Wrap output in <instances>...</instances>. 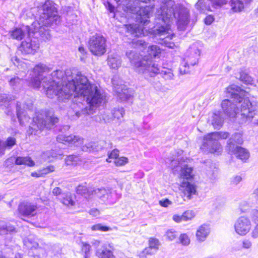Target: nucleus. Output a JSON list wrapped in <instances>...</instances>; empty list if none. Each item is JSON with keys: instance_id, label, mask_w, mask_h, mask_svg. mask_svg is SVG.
Wrapping results in <instances>:
<instances>
[{"instance_id": "c9c22d12", "label": "nucleus", "mask_w": 258, "mask_h": 258, "mask_svg": "<svg viewBox=\"0 0 258 258\" xmlns=\"http://www.w3.org/2000/svg\"><path fill=\"white\" fill-rule=\"evenodd\" d=\"M241 81L245 84H250L252 81V78L249 76L245 71L240 70L239 71V78Z\"/></svg>"}, {"instance_id": "4be33fe9", "label": "nucleus", "mask_w": 258, "mask_h": 258, "mask_svg": "<svg viewBox=\"0 0 258 258\" xmlns=\"http://www.w3.org/2000/svg\"><path fill=\"white\" fill-rule=\"evenodd\" d=\"M107 63L111 69L117 70L121 64V57L117 54H110L108 57Z\"/></svg>"}, {"instance_id": "5fc2aeb1", "label": "nucleus", "mask_w": 258, "mask_h": 258, "mask_svg": "<svg viewBox=\"0 0 258 258\" xmlns=\"http://www.w3.org/2000/svg\"><path fill=\"white\" fill-rule=\"evenodd\" d=\"M54 167L53 165H49L45 168L41 169L42 174L44 176L45 175L54 171Z\"/></svg>"}, {"instance_id": "de8ad7c7", "label": "nucleus", "mask_w": 258, "mask_h": 258, "mask_svg": "<svg viewBox=\"0 0 258 258\" xmlns=\"http://www.w3.org/2000/svg\"><path fill=\"white\" fill-rule=\"evenodd\" d=\"M166 236L170 241L174 240L177 236V233L173 229L169 230L166 232Z\"/></svg>"}, {"instance_id": "0e129e2a", "label": "nucleus", "mask_w": 258, "mask_h": 258, "mask_svg": "<svg viewBox=\"0 0 258 258\" xmlns=\"http://www.w3.org/2000/svg\"><path fill=\"white\" fill-rule=\"evenodd\" d=\"M214 21V18L211 16H208L206 17L205 19V23L207 25H210Z\"/></svg>"}, {"instance_id": "052dcab7", "label": "nucleus", "mask_w": 258, "mask_h": 258, "mask_svg": "<svg viewBox=\"0 0 258 258\" xmlns=\"http://www.w3.org/2000/svg\"><path fill=\"white\" fill-rule=\"evenodd\" d=\"M6 149H7L4 141L0 140V156H3L5 154Z\"/></svg>"}, {"instance_id": "f704fd0d", "label": "nucleus", "mask_w": 258, "mask_h": 258, "mask_svg": "<svg viewBox=\"0 0 258 258\" xmlns=\"http://www.w3.org/2000/svg\"><path fill=\"white\" fill-rule=\"evenodd\" d=\"M161 49L157 45H152L148 48V52L151 56L159 57L161 53Z\"/></svg>"}, {"instance_id": "f3484780", "label": "nucleus", "mask_w": 258, "mask_h": 258, "mask_svg": "<svg viewBox=\"0 0 258 258\" xmlns=\"http://www.w3.org/2000/svg\"><path fill=\"white\" fill-rule=\"evenodd\" d=\"M56 140L58 142L64 144L68 143L75 146H81L83 142V139L79 136L75 135L66 136L62 134L58 135Z\"/></svg>"}, {"instance_id": "b1692460", "label": "nucleus", "mask_w": 258, "mask_h": 258, "mask_svg": "<svg viewBox=\"0 0 258 258\" xmlns=\"http://www.w3.org/2000/svg\"><path fill=\"white\" fill-rule=\"evenodd\" d=\"M210 233L208 226L203 225L199 227L196 233V236L199 241H204Z\"/></svg>"}, {"instance_id": "58836bf2", "label": "nucleus", "mask_w": 258, "mask_h": 258, "mask_svg": "<svg viewBox=\"0 0 258 258\" xmlns=\"http://www.w3.org/2000/svg\"><path fill=\"white\" fill-rule=\"evenodd\" d=\"M22 81V80L16 76L9 78V85L14 88L19 87L21 84Z\"/></svg>"}, {"instance_id": "6e6552de", "label": "nucleus", "mask_w": 258, "mask_h": 258, "mask_svg": "<svg viewBox=\"0 0 258 258\" xmlns=\"http://www.w3.org/2000/svg\"><path fill=\"white\" fill-rule=\"evenodd\" d=\"M51 69L46 64L40 63L36 65L33 68V72L35 76L32 81V85L34 88H39L41 86L45 89L48 85L47 83L48 77L43 75L49 72Z\"/></svg>"}, {"instance_id": "f257e3e1", "label": "nucleus", "mask_w": 258, "mask_h": 258, "mask_svg": "<svg viewBox=\"0 0 258 258\" xmlns=\"http://www.w3.org/2000/svg\"><path fill=\"white\" fill-rule=\"evenodd\" d=\"M63 75V72L56 70L53 72L51 76H48L47 83L48 85L43 89L48 98L53 99L56 97L59 101H64L72 95L74 98H80L86 101L89 109L86 107L83 113L90 114L94 109L99 107L105 101V96L95 84H91L87 77L80 73L73 76L71 80L65 86L56 82L55 79L60 80Z\"/></svg>"}, {"instance_id": "7ed1b4c3", "label": "nucleus", "mask_w": 258, "mask_h": 258, "mask_svg": "<svg viewBox=\"0 0 258 258\" xmlns=\"http://www.w3.org/2000/svg\"><path fill=\"white\" fill-rule=\"evenodd\" d=\"M227 93L233 98L235 102L229 99L223 100L221 104L225 115L229 117H239L241 123L250 120L255 115L251 103L246 93L238 86L233 85L227 88Z\"/></svg>"}, {"instance_id": "2f4dec72", "label": "nucleus", "mask_w": 258, "mask_h": 258, "mask_svg": "<svg viewBox=\"0 0 258 258\" xmlns=\"http://www.w3.org/2000/svg\"><path fill=\"white\" fill-rule=\"evenodd\" d=\"M93 188H88L86 185H80L77 188V192L79 194L86 195L88 194V196L93 195Z\"/></svg>"}, {"instance_id": "a19ab883", "label": "nucleus", "mask_w": 258, "mask_h": 258, "mask_svg": "<svg viewBox=\"0 0 258 258\" xmlns=\"http://www.w3.org/2000/svg\"><path fill=\"white\" fill-rule=\"evenodd\" d=\"M131 45L134 48H140V47L144 48L147 46L145 41L142 39H134L132 41Z\"/></svg>"}, {"instance_id": "aec40b11", "label": "nucleus", "mask_w": 258, "mask_h": 258, "mask_svg": "<svg viewBox=\"0 0 258 258\" xmlns=\"http://www.w3.org/2000/svg\"><path fill=\"white\" fill-rule=\"evenodd\" d=\"M251 2V0H231L230 6L234 12H241Z\"/></svg>"}, {"instance_id": "a18cd8bd", "label": "nucleus", "mask_w": 258, "mask_h": 258, "mask_svg": "<svg viewBox=\"0 0 258 258\" xmlns=\"http://www.w3.org/2000/svg\"><path fill=\"white\" fill-rule=\"evenodd\" d=\"M154 254L150 249L147 247L142 251L138 252V256L140 258H147L148 255Z\"/></svg>"}, {"instance_id": "a211bd4d", "label": "nucleus", "mask_w": 258, "mask_h": 258, "mask_svg": "<svg viewBox=\"0 0 258 258\" xmlns=\"http://www.w3.org/2000/svg\"><path fill=\"white\" fill-rule=\"evenodd\" d=\"M243 143V139L241 134L235 133L228 140L226 149L228 151H234V148L237 145H241Z\"/></svg>"}, {"instance_id": "e433bc0d", "label": "nucleus", "mask_w": 258, "mask_h": 258, "mask_svg": "<svg viewBox=\"0 0 258 258\" xmlns=\"http://www.w3.org/2000/svg\"><path fill=\"white\" fill-rule=\"evenodd\" d=\"M190 63L184 59L183 61L181 62V63L180 65V73L182 75L188 73L190 72Z\"/></svg>"}, {"instance_id": "9d476101", "label": "nucleus", "mask_w": 258, "mask_h": 258, "mask_svg": "<svg viewBox=\"0 0 258 258\" xmlns=\"http://www.w3.org/2000/svg\"><path fill=\"white\" fill-rule=\"evenodd\" d=\"M251 228L250 220L245 216L238 218L234 224V229L236 233L240 236H245L248 233Z\"/></svg>"}, {"instance_id": "393cba45", "label": "nucleus", "mask_w": 258, "mask_h": 258, "mask_svg": "<svg viewBox=\"0 0 258 258\" xmlns=\"http://www.w3.org/2000/svg\"><path fill=\"white\" fill-rule=\"evenodd\" d=\"M103 141H101L99 143L90 142L82 146V149L85 152L98 151L102 149V144Z\"/></svg>"}, {"instance_id": "5701e85b", "label": "nucleus", "mask_w": 258, "mask_h": 258, "mask_svg": "<svg viewBox=\"0 0 258 258\" xmlns=\"http://www.w3.org/2000/svg\"><path fill=\"white\" fill-rule=\"evenodd\" d=\"M180 167V177L183 179H190L193 178L192 168L186 164L179 163Z\"/></svg>"}, {"instance_id": "412c9836", "label": "nucleus", "mask_w": 258, "mask_h": 258, "mask_svg": "<svg viewBox=\"0 0 258 258\" xmlns=\"http://www.w3.org/2000/svg\"><path fill=\"white\" fill-rule=\"evenodd\" d=\"M234 151H228L229 153L235 155L237 158L245 161L249 157L248 151L245 148L240 146H236L234 148Z\"/></svg>"}, {"instance_id": "1a4fd4ad", "label": "nucleus", "mask_w": 258, "mask_h": 258, "mask_svg": "<svg viewBox=\"0 0 258 258\" xmlns=\"http://www.w3.org/2000/svg\"><path fill=\"white\" fill-rule=\"evenodd\" d=\"M106 39L100 34H95L90 37L88 43L89 48L92 54L100 56L106 51Z\"/></svg>"}, {"instance_id": "37998d69", "label": "nucleus", "mask_w": 258, "mask_h": 258, "mask_svg": "<svg viewBox=\"0 0 258 258\" xmlns=\"http://www.w3.org/2000/svg\"><path fill=\"white\" fill-rule=\"evenodd\" d=\"M228 133L227 132H213L212 133L211 136H213L214 139H216L217 141L219 139H225L228 137Z\"/></svg>"}, {"instance_id": "c85d7f7f", "label": "nucleus", "mask_w": 258, "mask_h": 258, "mask_svg": "<svg viewBox=\"0 0 258 258\" xmlns=\"http://www.w3.org/2000/svg\"><path fill=\"white\" fill-rule=\"evenodd\" d=\"M17 165H25L32 167L35 165V162L30 157H18L15 160Z\"/></svg>"}, {"instance_id": "bb28decb", "label": "nucleus", "mask_w": 258, "mask_h": 258, "mask_svg": "<svg viewBox=\"0 0 258 258\" xmlns=\"http://www.w3.org/2000/svg\"><path fill=\"white\" fill-rule=\"evenodd\" d=\"M223 121V117L222 113L219 111H216L212 113V124L215 128L220 127Z\"/></svg>"}, {"instance_id": "4d7b16f0", "label": "nucleus", "mask_w": 258, "mask_h": 258, "mask_svg": "<svg viewBox=\"0 0 258 258\" xmlns=\"http://www.w3.org/2000/svg\"><path fill=\"white\" fill-rule=\"evenodd\" d=\"M242 180V177L239 175L233 176L231 180V183L234 185H237Z\"/></svg>"}, {"instance_id": "c03bdc74", "label": "nucleus", "mask_w": 258, "mask_h": 258, "mask_svg": "<svg viewBox=\"0 0 258 258\" xmlns=\"http://www.w3.org/2000/svg\"><path fill=\"white\" fill-rule=\"evenodd\" d=\"M94 120L99 122H107L109 121L110 119L106 115V114H100L97 115H95L94 117Z\"/></svg>"}, {"instance_id": "680f3d73", "label": "nucleus", "mask_w": 258, "mask_h": 258, "mask_svg": "<svg viewBox=\"0 0 258 258\" xmlns=\"http://www.w3.org/2000/svg\"><path fill=\"white\" fill-rule=\"evenodd\" d=\"M173 220L176 223H180L183 221V219L182 215H174L172 217Z\"/></svg>"}, {"instance_id": "774afa93", "label": "nucleus", "mask_w": 258, "mask_h": 258, "mask_svg": "<svg viewBox=\"0 0 258 258\" xmlns=\"http://www.w3.org/2000/svg\"><path fill=\"white\" fill-rule=\"evenodd\" d=\"M89 213L93 216H97L99 215V211L97 209H92Z\"/></svg>"}, {"instance_id": "39448f33", "label": "nucleus", "mask_w": 258, "mask_h": 258, "mask_svg": "<svg viewBox=\"0 0 258 258\" xmlns=\"http://www.w3.org/2000/svg\"><path fill=\"white\" fill-rule=\"evenodd\" d=\"M118 6L122 5V9L132 13H137V19L140 24L124 25L126 32L133 36L140 37L144 34V27L149 23L152 8L149 6H143L141 4L147 3L150 0H114Z\"/></svg>"}, {"instance_id": "79ce46f5", "label": "nucleus", "mask_w": 258, "mask_h": 258, "mask_svg": "<svg viewBox=\"0 0 258 258\" xmlns=\"http://www.w3.org/2000/svg\"><path fill=\"white\" fill-rule=\"evenodd\" d=\"M7 149H10L16 144V139L13 137H8L6 141H4Z\"/></svg>"}, {"instance_id": "6e6d98bb", "label": "nucleus", "mask_w": 258, "mask_h": 258, "mask_svg": "<svg viewBox=\"0 0 258 258\" xmlns=\"http://www.w3.org/2000/svg\"><path fill=\"white\" fill-rule=\"evenodd\" d=\"M159 204L163 207H168L172 205V202L167 199H163L159 201Z\"/></svg>"}, {"instance_id": "603ef678", "label": "nucleus", "mask_w": 258, "mask_h": 258, "mask_svg": "<svg viewBox=\"0 0 258 258\" xmlns=\"http://www.w3.org/2000/svg\"><path fill=\"white\" fill-rule=\"evenodd\" d=\"M31 238L30 237L27 240L25 241V244L29 248H36L38 246V243L37 242H32Z\"/></svg>"}, {"instance_id": "a878e982", "label": "nucleus", "mask_w": 258, "mask_h": 258, "mask_svg": "<svg viewBox=\"0 0 258 258\" xmlns=\"http://www.w3.org/2000/svg\"><path fill=\"white\" fill-rule=\"evenodd\" d=\"M125 86H121L120 88H116V91L117 93L118 97L121 101H125L131 98L132 94L129 92L128 90L124 89Z\"/></svg>"}, {"instance_id": "c756f323", "label": "nucleus", "mask_w": 258, "mask_h": 258, "mask_svg": "<svg viewBox=\"0 0 258 258\" xmlns=\"http://www.w3.org/2000/svg\"><path fill=\"white\" fill-rule=\"evenodd\" d=\"M159 245L160 242L157 239L151 238L149 240V246L148 247L154 254L158 250Z\"/></svg>"}, {"instance_id": "69168bd1", "label": "nucleus", "mask_w": 258, "mask_h": 258, "mask_svg": "<svg viewBox=\"0 0 258 258\" xmlns=\"http://www.w3.org/2000/svg\"><path fill=\"white\" fill-rule=\"evenodd\" d=\"M31 176L33 177H39L43 176L41 170H38L37 171L33 172L31 173Z\"/></svg>"}, {"instance_id": "864d4df0", "label": "nucleus", "mask_w": 258, "mask_h": 258, "mask_svg": "<svg viewBox=\"0 0 258 258\" xmlns=\"http://www.w3.org/2000/svg\"><path fill=\"white\" fill-rule=\"evenodd\" d=\"M119 156V151L117 149H114L112 152L108 155V158L106 159V161L108 162L111 161L109 160L110 158H113L116 160Z\"/></svg>"}, {"instance_id": "3c124183", "label": "nucleus", "mask_w": 258, "mask_h": 258, "mask_svg": "<svg viewBox=\"0 0 258 258\" xmlns=\"http://www.w3.org/2000/svg\"><path fill=\"white\" fill-rule=\"evenodd\" d=\"M128 162V159L124 157H121L116 159L114 161V164L117 166H120L125 165Z\"/></svg>"}, {"instance_id": "ea45409f", "label": "nucleus", "mask_w": 258, "mask_h": 258, "mask_svg": "<svg viewBox=\"0 0 258 258\" xmlns=\"http://www.w3.org/2000/svg\"><path fill=\"white\" fill-rule=\"evenodd\" d=\"M124 110L123 108H114L112 112V116L117 119L123 117Z\"/></svg>"}, {"instance_id": "dca6fc26", "label": "nucleus", "mask_w": 258, "mask_h": 258, "mask_svg": "<svg viewBox=\"0 0 258 258\" xmlns=\"http://www.w3.org/2000/svg\"><path fill=\"white\" fill-rule=\"evenodd\" d=\"M182 197L184 201L190 200L197 194L196 186L189 182H183L181 185Z\"/></svg>"}, {"instance_id": "72a5a7b5", "label": "nucleus", "mask_w": 258, "mask_h": 258, "mask_svg": "<svg viewBox=\"0 0 258 258\" xmlns=\"http://www.w3.org/2000/svg\"><path fill=\"white\" fill-rule=\"evenodd\" d=\"M14 231L15 228L13 226H8L4 223L0 224V235L7 234L9 232L11 233Z\"/></svg>"}, {"instance_id": "7c9ffc66", "label": "nucleus", "mask_w": 258, "mask_h": 258, "mask_svg": "<svg viewBox=\"0 0 258 258\" xmlns=\"http://www.w3.org/2000/svg\"><path fill=\"white\" fill-rule=\"evenodd\" d=\"M61 202L66 206H74L75 202L72 199V194L70 192H67L63 195L62 199L61 200Z\"/></svg>"}, {"instance_id": "49530a36", "label": "nucleus", "mask_w": 258, "mask_h": 258, "mask_svg": "<svg viewBox=\"0 0 258 258\" xmlns=\"http://www.w3.org/2000/svg\"><path fill=\"white\" fill-rule=\"evenodd\" d=\"M196 8L202 12H205V10L210 11V7L206 6L202 0H199L195 5Z\"/></svg>"}, {"instance_id": "ddd939ff", "label": "nucleus", "mask_w": 258, "mask_h": 258, "mask_svg": "<svg viewBox=\"0 0 258 258\" xmlns=\"http://www.w3.org/2000/svg\"><path fill=\"white\" fill-rule=\"evenodd\" d=\"M39 47V44L37 40H32L30 38H27L22 42L20 50L25 54H34Z\"/></svg>"}, {"instance_id": "8fccbe9b", "label": "nucleus", "mask_w": 258, "mask_h": 258, "mask_svg": "<svg viewBox=\"0 0 258 258\" xmlns=\"http://www.w3.org/2000/svg\"><path fill=\"white\" fill-rule=\"evenodd\" d=\"M180 243L183 245H188L190 243L188 236L185 234H181L179 237Z\"/></svg>"}, {"instance_id": "338daca9", "label": "nucleus", "mask_w": 258, "mask_h": 258, "mask_svg": "<svg viewBox=\"0 0 258 258\" xmlns=\"http://www.w3.org/2000/svg\"><path fill=\"white\" fill-rule=\"evenodd\" d=\"M52 194L54 196L60 195L61 194V189L58 187H55L52 190Z\"/></svg>"}, {"instance_id": "2eb2a0df", "label": "nucleus", "mask_w": 258, "mask_h": 258, "mask_svg": "<svg viewBox=\"0 0 258 258\" xmlns=\"http://www.w3.org/2000/svg\"><path fill=\"white\" fill-rule=\"evenodd\" d=\"M200 53L198 44H193L188 48L184 59L189 62L191 66H194L197 64Z\"/></svg>"}, {"instance_id": "e2e57ef3", "label": "nucleus", "mask_w": 258, "mask_h": 258, "mask_svg": "<svg viewBox=\"0 0 258 258\" xmlns=\"http://www.w3.org/2000/svg\"><path fill=\"white\" fill-rule=\"evenodd\" d=\"M251 237L253 238H258V224L255 227L251 233Z\"/></svg>"}, {"instance_id": "bf43d9fd", "label": "nucleus", "mask_w": 258, "mask_h": 258, "mask_svg": "<svg viewBox=\"0 0 258 258\" xmlns=\"http://www.w3.org/2000/svg\"><path fill=\"white\" fill-rule=\"evenodd\" d=\"M252 246L251 242L247 239L244 240L242 241V247L244 249H249Z\"/></svg>"}, {"instance_id": "4468645a", "label": "nucleus", "mask_w": 258, "mask_h": 258, "mask_svg": "<svg viewBox=\"0 0 258 258\" xmlns=\"http://www.w3.org/2000/svg\"><path fill=\"white\" fill-rule=\"evenodd\" d=\"M38 207L36 204L24 202L19 206V213L22 216L32 217L35 216L37 214Z\"/></svg>"}, {"instance_id": "6ab92c4d", "label": "nucleus", "mask_w": 258, "mask_h": 258, "mask_svg": "<svg viewBox=\"0 0 258 258\" xmlns=\"http://www.w3.org/2000/svg\"><path fill=\"white\" fill-rule=\"evenodd\" d=\"M93 195H95L104 202L109 200L112 197V191L109 188H96L93 189Z\"/></svg>"}, {"instance_id": "f8f14e48", "label": "nucleus", "mask_w": 258, "mask_h": 258, "mask_svg": "<svg viewBox=\"0 0 258 258\" xmlns=\"http://www.w3.org/2000/svg\"><path fill=\"white\" fill-rule=\"evenodd\" d=\"M33 104L31 101L23 105V108H22L21 104H17V115L19 119L20 124L21 125H25L26 123L28 122L30 119L29 116L27 115L26 112V109L31 110Z\"/></svg>"}, {"instance_id": "423d86ee", "label": "nucleus", "mask_w": 258, "mask_h": 258, "mask_svg": "<svg viewBox=\"0 0 258 258\" xmlns=\"http://www.w3.org/2000/svg\"><path fill=\"white\" fill-rule=\"evenodd\" d=\"M126 55L130 60L135 70L139 74H143L151 77L160 74L166 80H172L174 75L171 69H164L160 70L158 65L147 56L141 57L136 50H128Z\"/></svg>"}, {"instance_id": "f03ea898", "label": "nucleus", "mask_w": 258, "mask_h": 258, "mask_svg": "<svg viewBox=\"0 0 258 258\" xmlns=\"http://www.w3.org/2000/svg\"><path fill=\"white\" fill-rule=\"evenodd\" d=\"M176 20L178 29L183 30L189 22V11L180 5H175L174 1L169 0L163 3L157 11L156 23L159 26L157 29L160 35L161 43L173 48L175 46L170 40L174 36L170 30V25Z\"/></svg>"}, {"instance_id": "13d9d810", "label": "nucleus", "mask_w": 258, "mask_h": 258, "mask_svg": "<svg viewBox=\"0 0 258 258\" xmlns=\"http://www.w3.org/2000/svg\"><path fill=\"white\" fill-rule=\"evenodd\" d=\"M91 246L87 243H82V250L85 253V254H88L90 252Z\"/></svg>"}, {"instance_id": "473e14b6", "label": "nucleus", "mask_w": 258, "mask_h": 258, "mask_svg": "<svg viewBox=\"0 0 258 258\" xmlns=\"http://www.w3.org/2000/svg\"><path fill=\"white\" fill-rule=\"evenodd\" d=\"M65 161L67 165H76L81 162V159L78 156L72 155L68 156Z\"/></svg>"}, {"instance_id": "cd10ccee", "label": "nucleus", "mask_w": 258, "mask_h": 258, "mask_svg": "<svg viewBox=\"0 0 258 258\" xmlns=\"http://www.w3.org/2000/svg\"><path fill=\"white\" fill-rule=\"evenodd\" d=\"M96 255L99 258H115L112 252L104 246L97 250Z\"/></svg>"}, {"instance_id": "9b49d317", "label": "nucleus", "mask_w": 258, "mask_h": 258, "mask_svg": "<svg viewBox=\"0 0 258 258\" xmlns=\"http://www.w3.org/2000/svg\"><path fill=\"white\" fill-rule=\"evenodd\" d=\"M212 133L206 135L204 138L203 145L201 149L205 151H208L210 153L220 152L221 147L216 139L211 136Z\"/></svg>"}, {"instance_id": "09e8293b", "label": "nucleus", "mask_w": 258, "mask_h": 258, "mask_svg": "<svg viewBox=\"0 0 258 258\" xmlns=\"http://www.w3.org/2000/svg\"><path fill=\"white\" fill-rule=\"evenodd\" d=\"M195 217L194 212L192 211H186L182 214L183 221H187L191 220Z\"/></svg>"}, {"instance_id": "4c0bfd02", "label": "nucleus", "mask_w": 258, "mask_h": 258, "mask_svg": "<svg viewBox=\"0 0 258 258\" xmlns=\"http://www.w3.org/2000/svg\"><path fill=\"white\" fill-rule=\"evenodd\" d=\"M24 35V32L20 28H16L11 32V36L14 39L21 40Z\"/></svg>"}, {"instance_id": "0eeeda50", "label": "nucleus", "mask_w": 258, "mask_h": 258, "mask_svg": "<svg viewBox=\"0 0 258 258\" xmlns=\"http://www.w3.org/2000/svg\"><path fill=\"white\" fill-rule=\"evenodd\" d=\"M58 121V118L51 112L42 110L36 113L27 133L29 135H35L37 131H41L44 128H50Z\"/></svg>"}, {"instance_id": "20e7f679", "label": "nucleus", "mask_w": 258, "mask_h": 258, "mask_svg": "<svg viewBox=\"0 0 258 258\" xmlns=\"http://www.w3.org/2000/svg\"><path fill=\"white\" fill-rule=\"evenodd\" d=\"M38 9L40 15L39 20L33 22L31 26H27L26 29L29 36L31 33H38L43 39L48 40L51 36L48 27L58 23L59 16L57 15L55 4L52 1H46Z\"/></svg>"}]
</instances>
